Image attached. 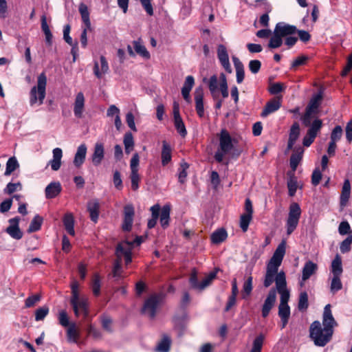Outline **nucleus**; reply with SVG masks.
<instances>
[{"instance_id":"nucleus-1","label":"nucleus","mask_w":352,"mask_h":352,"mask_svg":"<svg viewBox=\"0 0 352 352\" xmlns=\"http://www.w3.org/2000/svg\"><path fill=\"white\" fill-rule=\"evenodd\" d=\"M337 323L333 317L331 305H327L324 308L322 322L314 321L309 327V338L317 346H324L331 340L333 328Z\"/></svg>"},{"instance_id":"nucleus-2","label":"nucleus","mask_w":352,"mask_h":352,"mask_svg":"<svg viewBox=\"0 0 352 352\" xmlns=\"http://www.w3.org/2000/svg\"><path fill=\"white\" fill-rule=\"evenodd\" d=\"M285 254V242L282 241L276 248L272 258L267 264L266 272L263 280L265 287H269L273 282L276 283L278 272V267L281 265L283 257Z\"/></svg>"},{"instance_id":"nucleus-3","label":"nucleus","mask_w":352,"mask_h":352,"mask_svg":"<svg viewBox=\"0 0 352 352\" xmlns=\"http://www.w3.org/2000/svg\"><path fill=\"white\" fill-rule=\"evenodd\" d=\"M115 254L117 258L113 263L112 274L114 278L120 279L122 278V257L126 265H128L132 261L131 245L127 241H121L116 246Z\"/></svg>"},{"instance_id":"nucleus-4","label":"nucleus","mask_w":352,"mask_h":352,"mask_svg":"<svg viewBox=\"0 0 352 352\" xmlns=\"http://www.w3.org/2000/svg\"><path fill=\"white\" fill-rule=\"evenodd\" d=\"M219 147L214 153L215 160L221 163L223 162L226 155L230 153L234 149V143L235 140L232 138L230 134L226 129H221L219 135Z\"/></svg>"},{"instance_id":"nucleus-5","label":"nucleus","mask_w":352,"mask_h":352,"mask_svg":"<svg viewBox=\"0 0 352 352\" xmlns=\"http://www.w3.org/2000/svg\"><path fill=\"white\" fill-rule=\"evenodd\" d=\"M47 78L45 74L42 73L38 76L37 87H33L30 91V104L33 106L37 102L41 105L43 103L45 97V88Z\"/></svg>"},{"instance_id":"nucleus-6","label":"nucleus","mask_w":352,"mask_h":352,"mask_svg":"<svg viewBox=\"0 0 352 352\" xmlns=\"http://www.w3.org/2000/svg\"><path fill=\"white\" fill-rule=\"evenodd\" d=\"M301 216V209L298 204L292 203L289 208L288 217L286 219L285 228L287 235H290L298 227Z\"/></svg>"},{"instance_id":"nucleus-7","label":"nucleus","mask_w":352,"mask_h":352,"mask_svg":"<svg viewBox=\"0 0 352 352\" xmlns=\"http://www.w3.org/2000/svg\"><path fill=\"white\" fill-rule=\"evenodd\" d=\"M163 299V295L154 294L150 296L144 302L142 308V313L147 315L150 318L155 317L156 310Z\"/></svg>"},{"instance_id":"nucleus-8","label":"nucleus","mask_w":352,"mask_h":352,"mask_svg":"<svg viewBox=\"0 0 352 352\" xmlns=\"http://www.w3.org/2000/svg\"><path fill=\"white\" fill-rule=\"evenodd\" d=\"M276 289L280 295V300L279 305H288L290 294L287 288V282L285 274L280 271L276 279Z\"/></svg>"},{"instance_id":"nucleus-9","label":"nucleus","mask_w":352,"mask_h":352,"mask_svg":"<svg viewBox=\"0 0 352 352\" xmlns=\"http://www.w3.org/2000/svg\"><path fill=\"white\" fill-rule=\"evenodd\" d=\"M135 215L134 207L132 204H126L124 207V219L122 228L125 232H129L133 226Z\"/></svg>"},{"instance_id":"nucleus-10","label":"nucleus","mask_w":352,"mask_h":352,"mask_svg":"<svg viewBox=\"0 0 352 352\" xmlns=\"http://www.w3.org/2000/svg\"><path fill=\"white\" fill-rule=\"evenodd\" d=\"M85 108V98L82 91L78 92L75 97L73 104V111L76 118H83V113Z\"/></svg>"},{"instance_id":"nucleus-11","label":"nucleus","mask_w":352,"mask_h":352,"mask_svg":"<svg viewBox=\"0 0 352 352\" xmlns=\"http://www.w3.org/2000/svg\"><path fill=\"white\" fill-rule=\"evenodd\" d=\"M217 57L223 68L228 73H232V67L229 60V56L225 45L220 44L217 47Z\"/></svg>"},{"instance_id":"nucleus-12","label":"nucleus","mask_w":352,"mask_h":352,"mask_svg":"<svg viewBox=\"0 0 352 352\" xmlns=\"http://www.w3.org/2000/svg\"><path fill=\"white\" fill-rule=\"evenodd\" d=\"M276 300V290L272 288L270 290L262 307V316L266 318L272 307H274Z\"/></svg>"},{"instance_id":"nucleus-13","label":"nucleus","mask_w":352,"mask_h":352,"mask_svg":"<svg viewBox=\"0 0 352 352\" xmlns=\"http://www.w3.org/2000/svg\"><path fill=\"white\" fill-rule=\"evenodd\" d=\"M74 314L76 316H78L80 314L87 317L89 314L88 309V300L85 297L78 296L74 304H71Z\"/></svg>"},{"instance_id":"nucleus-14","label":"nucleus","mask_w":352,"mask_h":352,"mask_svg":"<svg viewBox=\"0 0 352 352\" xmlns=\"http://www.w3.org/2000/svg\"><path fill=\"white\" fill-rule=\"evenodd\" d=\"M20 218L18 217L12 218L9 220L10 226L6 228V232L14 239H21L23 236V232L19 227Z\"/></svg>"},{"instance_id":"nucleus-15","label":"nucleus","mask_w":352,"mask_h":352,"mask_svg":"<svg viewBox=\"0 0 352 352\" xmlns=\"http://www.w3.org/2000/svg\"><path fill=\"white\" fill-rule=\"evenodd\" d=\"M297 31L296 27L287 24L284 22H279L276 25L274 33L278 34L281 38L288 36Z\"/></svg>"},{"instance_id":"nucleus-16","label":"nucleus","mask_w":352,"mask_h":352,"mask_svg":"<svg viewBox=\"0 0 352 352\" xmlns=\"http://www.w3.org/2000/svg\"><path fill=\"white\" fill-rule=\"evenodd\" d=\"M104 157V147L102 142H96L94 145V152L91 156L92 164L99 166Z\"/></svg>"},{"instance_id":"nucleus-17","label":"nucleus","mask_w":352,"mask_h":352,"mask_svg":"<svg viewBox=\"0 0 352 352\" xmlns=\"http://www.w3.org/2000/svg\"><path fill=\"white\" fill-rule=\"evenodd\" d=\"M304 148L302 146H296L294 148V152L289 160V165L293 171H295L302 159Z\"/></svg>"},{"instance_id":"nucleus-18","label":"nucleus","mask_w":352,"mask_h":352,"mask_svg":"<svg viewBox=\"0 0 352 352\" xmlns=\"http://www.w3.org/2000/svg\"><path fill=\"white\" fill-rule=\"evenodd\" d=\"M87 211L91 220L97 223L99 217L100 202L97 199H91L87 203Z\"/></svg>"},{"instance_id":"nucleus-19","label":"nucleus","mask_w":352,"mask_h":352,"mask_svg":"<svg viewBox=\"0 0 352 352\" xmlns=\"http://www.w3.org/2000/svg\"><path fill=\"white\" fill-rule=\"evenodd\" d=\"M100 69L98 61H94V74L98 78H101L102 76L107 74L109 71V65L106 58L104 56L100 57Z\"/></svg>"},{"instance_id":"nucleus-20","label":"nucleus","mask_w":352,"mask_h":352,"mask_svg":"<svg viewBox=\"0 0 352 352\" xmlns=\"http://www.w3.org/2000/svg\"><path fill=\"white\" fill-rule=\"evenodd\" d=\"M300 129L299 124L298 122H294L292 125L289 130V139L287 146V150H291L294 148V145L300 136Z\"/></svg>"},{"instance_id":"nucleus-21","label":"nucleus","mask_w":352,"mask_h":352,"mask_svg":"<svg viewBox=\"0 0 352 352\" xmlns=\"http://www.w3.org/2000/svg\"><path fill=\"white\" fill-rule=\"evenodd\" d=\"M281 107V100L280 98H273L265 104L261 113L262 117H267L270 113H272L280 109Z\"/></svg>"},{"instance_id":"nucleus-22","label":"nucleus","mask_w":352,"mask_h":352,"mask_svg":"<svg viewBox=\"0 0 352 352\" xmlns=\"http://www.w3.org/2000/svg\"><path fill=\"white\" fill-rule=\"evenodd\" d=\"M87 151V147L85 144H80L75 153L74 164L76 167H80L84 163Z\"/></svg>"},{"instance_id":"nucleus-23","label":"nucleus","mask_w":352,"mask_h":352,"mask_svg":"<svg viewBox=\"0 0 352 352\" xmlns=\"http://www.w3.org/2000/svg\"><path fill=\"white\" fill-rule=\"evenodd\" d=\"M195 108L198 116L201 118L204 114V94L201 87L197 88L195 91Z\"/></svg>"},{"instance_id":"nucleus-24","label":"nucleus","mask_w":352,"mask_h":352,"mask_svg":"<svg viewBox=\"0 0 352 352\" xmlns=\"http://www.w3.org/2000/svg\"><path fill=\"white\" fill-rule=\"evenodd\" d=\"M53 158L48 162L51 168L56 171L59 170L61 166V159L63 157V151L60 148H55L52 151Z\"/></svg>"},{"instance_id":"nucleus-25","label":"nucleus","mask_w":352,"mask_h":352,"mask_svg":"<svg viewBox=\"0 0 352 352\" xmlns=\"http://www.w3.org/2000/svg\"><path fill=\"white\" fill-rule=\"evenodd\" d=\"M61 185L58 182H51L45 188V197L47 199L54 198L61 192Z\"/></svg>"},{"instance_id":"nucleus-26","label":"nucleus","mask_w":352,"mask_h":352,"mask_svg":"<svg viewBox=\"0 0 352 352\" xmlns=\"http://www.w3.org/2000/svg\"><path fill=\"white\" fill-rule=\"evenodd\" d=\"M195 84V79L192 76L186 78L184 84L182 88V94L184 100L189 102L190 101V92Z\"/></svg>"},{"instance_id":"nucleus-27","label":"nucleus","mask_w":352,"mask_h":352,"mask_svg":"<svg viewBox=\"0 0 352 352\" xmlns=\"http://www.w3.org/2000/svg\"><path fill=\"white\" fill-rule=\"evenodd\" d=\"M171 345L170 337L167 334H163L162 339L157 344L155 351L156 352H169Z\"/></svg>"},{"instance_id":"nucleus-28","label":"nucleus","mask_w":352,"mask_h":352,"mask_svg":"<svg viewBox=\"0 0 352 352\" xmlns=\"http://www.w3.org/2000/svg\"><path fill=\"white\" fill-rule=\"evenodd\" d=\"M318 269L316 263L311 261L305 263L302 272V280L305 281L309 279L312 274H314Z\"/></svg>"},{"instance_id":"nucleus-29","label":"nucleus","mask_w":352,"mask_h":352,"mask_svg":"<svg viewBox=\"0 0 352 352\" xmlns=\"http://www.w3.org/2000/svg\"><path fill=\"white\" fill-rule=\"evenodd\" d=\"M278 316L282 322L281 329H283L287 325L290 316V307L289 305H278Z\"/></svg>"},{"instance_id":"nucleus-30","label":"nucleus","mask_w":352,"mask_h":352,"mask_svg":"<svg viewBox=\"0 0 352 352\" xmlns=\"http://www.w3.org/2000/svg\"><path fill=\"white\" fill-rule=\"evenodd\" d=\"M232 61L236 69V82L240 84L243 82L245 76L243 65L236 56H232Z\"/></svg>"},{"instance_id":"nucleus-31","label":"nucleus","mask_w":352,"mask_h":352,"mask_svg":"<svg viewBox=\"0 0 352 352\" xmlns=\"http://www.w3.org/2000/svg\"><path fill=\"white\" fill-rule=\"evenodd\" d=\"M133 47L135 52L145 59H149L150 53L143 45L141 38H138L133 42Z\"/></svg>"},{"instance_id":"nucleus-32","label":"nucleus","mask_w":352,"mask_h":352,"mask_svg":"<svg viewBox=\"0 0 352 352\" xmlns=\"http://www.w3.org/2000/svg\"><path fill=\"white\" fill-rule=\"evenodd\" d=\"M171 147L166 141L162 142V164L166 166L172 159L171 155Z\"/></svg>"},{"instance_id":"nucleus-33","label":"nucleus","mask_w":352,"mask_h":352,"mask_svg":"<svg viewBox=\"0 0 352 352\" xmlns=\"http://www.w3.org/2000/svg\"><path fill=\"white\" fill-rule=\"evenodd\" d=\"M323 91L322 90H320L317 94H314L309 102L307 110L314 112L316 109H317L320 106Z\"/></svg>"},{"instance_id":"nucleus-34","label":"nucleus","mask_w":352,"mask_h":352,"mask_svg":"<svg viewBox=\"0 0 352 352\" xmlns=\"http://www.w3.org/2000/svg\"><path fill=\"white\" fill-rule=\"evenodd\" d=\"M331 272L333 276H341L343 272L341 257L337 254L331 262Z\"/></svg>"},{"instance_id":"nucleus-35","label":"nucleus","mask_w":352,"mask_h":352,"mask_svg":"<svg viewBox=\"0 0 352 352\" xmlns=\"http://www.w3.org/2000/svg\"><path fill=\"white\" fill-rule=\"evenodd\" d=\"M170 212V207L169 205H165L162 207L160 217V221L163 228H167L169 225Z\"/></svg>"},{"instance_id":"nucleus-36","label":"nucleus","mask_w":352,"mask_h":352,"mask_svg":"<svg viewBox=\"0 0 352 352\" xmlns=\"http://www.w3.org/2000/svg\"><path fill=\"white\" fill-rule=\"evenodd\" d=\"M262 1L264 3V10L265 13L262 14L260 17L259 22L264 27H268L270 17L268 14L272 11L271 5L267 1V0H256V2Z\"/></svg>"},{"instance_id":"nucleus-37","label":"nucleus","mask_w":352,"mask_h":352,"mask_svg":"<svg viewBox=\"0 0 352 352\" xmlns=\"http://www.w3.org/2000/svg\"><path fill=\"white\" fill-rule=\"evenodd\" d=\"M351 193V184L349 179H345L343 184L340 196V205L344 206L349 200Z\"/></svg>"},{"instance_id":"nucleus-38","label":"nucleus","mask_w":352,"mask_h":352,"mask_svg":"<svg viewBox=\"0 0 352 352\" xmlns=\"http://www.w3.org/2000/svg\"><path fill=\"white\" fill-rule=\"evenodd\" d=\"M228 236L225 229L221 228L214 231L211 235V241L214 244H219L224 241Z\"/></svg>"},{"instance_id":"nucleus-39","label":"nucleus","mask_w":352,"mask_h":352,"mask_svg":"<svg viewBox=\"0 0 352 352\" xmlns=\"http://www.w3.org/2000/svg\"><path fill=\"white\" fill-rule=\"evenodd\" d=\"M253 278L252 276H249L247 279L244 281L243 285L242 290V298L246 299L252 293L253 289Z\"/></svg>"},{"instance_id":"nucleus-40","label":"nucleus","mask_w":352,"mask_h":352,"mask_svg":"<svg viewBox=\"0 0 352 352\" xmlns=\"http://www.w3.org/2000/svg\"><path fill=\"white\" fill-rule=\"evenodd\" d=\"M78 10H79V12L81 15L82 20L83 23L85 24L87 28H91V22H90V19H89V12L87 6L85 3H81L79 5Z\"/></svg>"},{"instance_id":"nucleus-41","label":"nucleus","mask_w":352,"mask_h":352,"mask_svg":"<svg viewBox=\"0 0 352 352\" xmlns=\"http://www.w3.org/2000/svg\"><path fill=\"white\" fill-rule=\"evenodd\" d=\"M63 224L67 232L74 236L75 234L74 231V220L72 214H67L65 216L63 219Z\"/></svg>"},{"instance_id":"nucleus-42","label":"nucleus","mask_w":352,"mask_h":352,"mask_svg":"<svg viewBox=\"0 0 352 352\" xmlns=\"http://www.w3.org/2000/svg\"><path fill=\"white\" fill-rule=\"evenodd\" d=\"M309 307L308 294L306 292H301L298 297V309L300 311H304Z\"/></svg>"},{"instance_id":"nucleus-43","label":"nucleus","mask_w":352,"mask_h":352,"mask_svg":"<svg viewBox=\"0 0 352 352\" xmlns=\"http://www.w3.org/2000/svg\"><path fill=\"white\" fill-rule=\"evenodd\" d=\"M19 164L15 157H12L8 159L6 163V168L4 175L9 176L11 173L19 168Z\"/></svg>"},{"instance_id":"nucleus-44","label":"nucleus","mask_w":352,"mask_h":352,"mask_svg":"<svg viewBox=\"0 0 352 352\" xmlns=\"http://www.w3.org/2000/svg\"><path fill=\"white\" fill-rule=\"evenodd\" d=\"M80 334L74 324H72L67 331V337L68 341L73 343H77Z\"/></svg>"},{"instance_id":"nucleus-45","label":"nucleus","mask_w":352,"mask_h":352,"mask_svg":"<svg viewBox=\"0 0 352 352\" xmlns=\"http://www.w3.org/2000/svg\"><path fill=\"white\" fill-rule=\"evenodd\" d=\"M42 223L43 218L38 214L35 215L30 224L28 230V232H34L39 230L41 229Z\"/></svg>"},{"instance_id":"nucleus-46","label":"nucleus","mask_w":352,"mask_h":352,"mask_svg":"<svg viewBox=\"0 0 352 352\" xmlns=\"http://www.w3.org/2000/svg\"><path fill=\"white\" fill-rule=\"evenodd\" d=\"M209 90L213 98L217 96L218 91V78L216 75L212 76L208 82Z\"/></svg>"},{"instance_id":"nucleus-47","label":"nucleus","mask_w":352,"mask_h":352,"mask_svg":"<svg viewBox=\"0 0 352 352\" xmlns=\"http://www.w3.org/2000/svg\"><path fill=\"white\" fill-rule=\"evenodd\" d=\"M174 126L177 133L182 137L185 138L187 135V131L182 117L174 119Z\"/></svg>"},{"instance_id":"nucleus-48","label":"nucleus","mask_w":352,"mask_h":352,"mask_svg":"<svg viewBox=\"0 0 352 352\" xmlns=\"http://www.w3.org/2000/svg\"><path fill=\"white\" fill-rule=\"evenodd\" d=\"M265 340L263 334H260L255 338L252 343V347L250 352H261L262 346Z\"/></svg>"},{"instance_id":"nucleus-49","label":"nucleus","mask_w":352,"mask_h":352,"mask_svg":"<svg viewBox=\"0 0 352 352\" xmlns=\"http://www.w3.org/2000/svg\"><path fill=\"white\" fill-rule=\"evenodd\" d=\"M22 190V184L18 182L16 183H8L6 188L3 189L4 194L12 195L16 191H21Z\"/></svg>"},{"instance_id":"nucleus-50","label":"nucleus","mask_w":352,"mask_h":352,"mask_svg":"<svg viewBox=\"0 0 352 352\" xmlns=\"http://www.w3.org/2000/svg\"><path fill=\"white\" fill-rule=\"evenodd\" d=\"M322 123L321 120H314V121L309 126V129H308L307 133L316 137L318 133L320 131L322 127Z\"/></svg>"},{"instance_id":"nucleus-51","label":"nucleus","mask_w":352,"mask_h":352,"mask_svg":"<svg viewBox=\"0 0 352 352\" xmlns=\"http://www.w3.org/2000/svg\"><path fill=\"white\" fill-rule=\"evenodd\" d=\"M221 82L219 84V89L221 91L223 98H226L228 97V88L226 80V76L223 73L220 74Z\"/></svg>"},{"instance_id":"nucleus-52","label":"nucleus","mask_w":352,"mask_h":352,"mask_svg":"<svg viewBox=\"0 0 352 352\" xmlns=\"http://www.w3.org/2000/svg\"><path fill=\"white\" fill-rule=\"evenodd\" d=\"M341 276H333L331 282L330 290L332 293H336L342 288V283L340 280Z\"/></svg>"},{"instance_id":"nucleus-53","label":"nucleus","mask_w":352,"mask_h":352,"mask_svg":"<svg viewBox=\"0 0 352 352\" xmlns=\"http://www.w3.org/2000/svg\"><path fill=\"white\" fill-rule=\"evenodd\" d=\"M92 291L94 296H98L100 294L101 280L99 274H95L92 280Z\"/></svg>"},{"instance_id":"nucleus-54","label":"nucleus","mask_w":352,"mask_h":352,"mask_svg":"<svg viewBox=\"0 0 352 352\" xmlns=\"http://www.w3.org/2000/svg\"><path fill=\"white\" fill-rule=\"evenodd\" d=\"M101 323L102 327L104 330L109 333H111L113 331L112 329V320L111 318L108 316L107 315H102L101 317Z\"/></svg>"},{"instance_id":"nucleus-55","label":"nucleus","mask_w":352,"mask_h":352,"mask_svg":"<svg viewBox=\"0 0 352 352\" xmlns=\"http://www.w3.org/2000/svg\"><path fill=\"white\" fill-rule=\"evenodd\" d=\"M49 308L47 306H43L38 308L35 311V320L41 321L43 320L48 314Z\"/></svg>"},{"instance_id":"nucleus-56","label":"nucleus","mask_w":352,"mask_h":352,"mask_svg":"<svg viewBox=\"0 0 352 352\" xmlns=\"http://www.w3.org/2000/svg\"><path fill=\"white\" fill-rule=\"evenodd\" d=\"M283 43L282 38L278 34L274 33L268 43V47L272 49L278 48Z\"/></svg>"},{"instance_id":"nucleus-57","label":"nucleus","mask_w":352,"mask_h":352,"mask_svg":"<svg viewBox=\"0 0 352 352\" xmlns=\"http://www.w3.org/2000/svg\"><path fill=\"white\" fill-rule=\"evenodd\" d=\"M252 216L248 214H243L240 217V227L243 232L248 230L249 224L252 220Z\"/></svg>"},{"instance_id":"nucleus-58","label":"nucleus","mask_w":352,"mask_h":352,"mask_svg":"<svg viewBox=\"0 0 352 352\" xmlns=\"http://www.w3.org/2000/svg\"><path fill=\"white\" fill-rule=\"evenodd\" d=\"M188 168V164L186 162L182 163L179 168L178 179L181 184H183L186 181L187 177V169Z\"/></svg>"},{"instance_id":"nucleus-59","label":"nucleus","mask_w":352,"mask_h":352,"mask_svg":"<svg viewBox=\"0 0 352 352\" xmlns=\"http://www.w3.org/2000/svg\"><path fill=\"white\" fill-rule=\"evenodd\" d=\"M217 276V272H210L204 278V280L200 283L201 287L200 290H202L205 289L206 287H208L211 282L216 278Z\"/></svg>"},{"instance_id":"nucleus-60","label":"nucleus","mask_w":352,"mask_h":352,"mask_svg":"<svg viewBox=\"0 0 352 352\" xmlns=\"http://www.w3.org/2000/svg\"><path fill=\"white\" fill-rule=\"evenodd\" d=\"M41 296L39 294H34L30 296L25 300V307L30 308L34 307L38 302L40 301Z\"/></svg>"},{"instance_id":"nucleus-61","label":"nucleus","mask_w":352,"mask_h":352,"mask_svg":"<svg viewBox=\"0 0 352 352\" xmlns=\"http://www.w3.org/2000/svg\"><path fill=\"white\" fill-rule=\"evenodd\" d=\"M297 187V180L296 177H291L287 182V188L289 196L293 197L295 195L296 192Z\"/></svg>"},{"instance_id":"nucleus-62","label":"nucleus","mask_w":352,"mask_h":352,"mask_svg":"<svg viewBox=\"0 0 352 352\" xmlns=\"http://www.w3.org/2000/svg\"><path fill=\"white\" fill-rule=\"evenodd\" d=\"M342 135V129L340 126H336L331 133V141L337 142L340 140Z\"/></svg>"},{"instance_id":"nucleus-63","label":"nucleus","mask_w":352,"mask_h":352,"mask_svg":"<svg viewBox=\"0 0 352 352\" xmlns=\"http://www.w3.org/2000/svg\"><path fill=\"white\" fill-rule=\"evenodd\" d=\"M140 163V156L135 153L133 155L130 161V168L131 172H138V166Z\"/></svg>"},{"instance_id":"nucleus-64","label":"nucleus","mask_w":352,"mask_h":352,"mask_svg":"<svg viewBox=\"0 0 352 352\" xmlns=\"http://www.w3.org/2000/svg\"><path fill=\"white\" fill-rule=\"evenodd\" d=\"M352 236H347L340 244V249L342 253L348 252L351 249Z\"/></svg>"}]
</instances>
